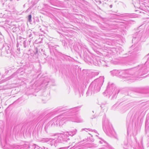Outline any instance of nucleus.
Segmentation results:
<instances>
[{"mask_svg": "<svg viewBox=\"0 0 149 149\" xmlns=\"http://www.w3.org/2000/svg\"><path fill=\"white\" fill-rule=\"evenodd\" d=\"M83 57L84 61L85 62L89 64H93L95 65H102L103 66H107V65L105 64L106 61L108 62H111L112 60V58L111 57L108 58V56H106L105 57V61L100 60V58L99 57H93L91 56H90L86 52H84Z\"/></svg>", "mask_w": 149, "mask_h": 149, "instance_id": "obj_1", "label": "nucleus"}, {"mask_svg": "<svg viewBox=\"0 0 149 149\" xmlns=\"http://www.w3.org/2000/svg\"><path fill=\"white\" fill-rule=\"evenodd\" d=\"M80 107H78L68 110H65V108H60L58 111L60 112L66 111L65 113H66L67 115L66 118H68L69 119V120L74 122L81 123L83 122L84 120L81 118V116L77 113L73 114L78 111V108Z\"/></svg>", "mask_w": 149, "mask_h": 149, "instance_id": "obj_2", "label": "nucleus"}, {"mask_svg": "<svg viewBox=\"0 0 149 149\" xmlns=\"http://www.w3.org/2000/svg\"><path fill=\"white\" fill-rule=\"evenodd\" d=\"M142 66H139L138 67H134L127 70H119L118 77L121 78H125L127 80H134V78L139 77H141L136 76V73L141 70Z\"/></svg>", "mask_w": 149, "mask_h": 149, "instance_id": "obj_3", "label": "nucleus"}, {"mask_svg": "<svg viewBox=\"0 0 149 149\" xmlns=\"http://www.w3.org/2000/svg\"><path fill=\"white\" fill-rule=\"evenodd\" d=\"M103 129L104 131L108 135L114 136L115 132L111 125L109 123L108 120L104 115L102 119Z\"/></svg>", "mask_w": 149, "mask_h": 149, "instance_id": "obj_4", "label": "nucleus"}, {"mask_svg": "<svg viewBox=\"0 0 149 149\" xmlns=\"http://www.w3.org/2000/svg\"><path fill=\"white\" fill-rule=\"evenodd\" d=\"M104 78L103 76L100 77L95 79L90 85L93 90V93H95L99 92L100 88L104 82Z\"/></svg>", "mask_w": 149, "mask_h": 149, "instance_id": "obj_5", "label": "nucleus"}, {"mask_svg": "<svg viewBox=\"0 0 149 149\" xmlns=\"http://www.w3.org/2000/svg\"><path fill=\"white\" fill-rule=\"evenodd\" d=\"M77 132V130L76 129L64 132L63 134H58V137L59 139H60V143H65L68 142L70 141V139L68 138L69 135L71 136L75 135Z\"/></svg>", "mask_w": 149, "mask_h": 149, "instance_id": "obj_6", "label": "nucleus"}, {"mask_svg": "<svg viewBox=\"0 0 149 149\" xmlns=\"http://www.w3.org/2000/svg\"><path fill=\"white\" fill-rule=\"evenodd\" d=\"M119 92V90L118 89L114 84L113 83L109 82L105 93L109 95L110 96L112 95V98H115L116 95Z\"/></svg>", "mask_w": 149, "mask_h": 149, "instance_id": "obj_7", "label": "nucleus"}, {"mask_svg": "<svg viewBox=\"0 0 149 149\" xmlns=\"http://www.w3.org/2000/svg\"><path fill=\"white\" fill-rule=\"evenodd\" d=\"M146 58H147V60L144 64H141L139 65L136 67H138L139 66L142 65V68H141V70H139V72H136V76L139 77H141L144 74H146L148 72L147 70V65L148 64L149 65V54H148L145 57Z\"/></svg>", "mask_w": 149, "mask_h": 149, "instance_id": "obj_8", "label": "nucleus"}, {"mask_svg": "<svg viewBox=\"0 0 149 149\" xmlns=\"http://www.w3.org/2000/svg\"><path fill=\"white\" fill-rule=\"evenodd\" d=\"M57 138L55 139L48 138H42L40 140V141L43 143L50 142V145L51 146H54L55 147L57 146L59 143H60V139H59L58 136Z\"/></svg>", "mask_w": 149, "mask_h": 149, "instance_id": "obj_9", "label": "nucleus"}, {"mask_svg": "<svg viewBox=\"0 0 149 149\" xmlns=\"http://www.w3.org/2000/svg\"><path fill=\"white\" fill-rule=\"evenodd\" d=\"M141 49V45L140 44L137 43L132 45L130 48L131 51H129L130 54L134 55L136 53H138Z\"/></svg>", "mask_w": 149, "mask_h": 149, "instance_id": "obj_10", "label": "nucleus"}, {"mask_svg": "<svg viewBox=\"0 0 149 149\" xmlns=\"http://www.w3.org/2000/svg\"><path fill=\"white\" fill-rule=\"evenodd\" d=\"M118 105L121 106L120 107V111L121 113L125 112L131 107V106H130V103H129L127 104H125L124 103L122 104V103L121 102Z\"/></svg>", "mask_w": 149, "mask_h": 149, "instance_id": "obj_11", "label": "nucleus"}, {"mask_svg": "<svg viewBox=\"0 0 149 149\" xmlns=\"http://www.w3.org/2000/svg\"><path fill=\"white\" fill-rule=\"evenodd\" d=\"M137 117V115L136 114L131 115L130 114L128 115L127 119V124L132 123L136 119Z\"/></svg>", "mask_w": 149, "mask_h": 149, "instance_id": "obj_12", "label": "nucleus"}, {"mask_svg": "<svg viewBox=\"0 0 149 149\" xmlns=\"http://www.w3.org/2000/svg\"><path fill=\"white\" fill-rule=\"evenodd\" d=\"M143 31H139L133 35L132 41H135L138 42L140 40L141 37L142 36Z\"/></svg>", "mask_w": 149, "mask_h": 149, "instance_id": "obj_13", "label": "nucleus"}, {"mask_svg": "<svg viewBox=\"0 0 149 149\" xmlns=\"http://www.w3.org/2000/svg\"><path fill=\"white\" fill-rule=\"evenodd\" d=\"M99 142L103 144L102 147L99 149H112V148L106 141L102 139L101 141H100Z\"/></svg>", "mask_w": 149, "mask_h": 149, "instance_id": "obj_14", "label": "nucleus"}, {"mask_svg": "<svg viewBox=\"0 0 149 149\" xmlns=\"http://www.w3.org/2000/svg\"><path fill=\"white\" fill-rule=\"evenodd\" d=\"M23 146L25 149H26L29 148H31L32 149H43L44 147H43L42 148H40L38 146L34 144H33V145L31 146H31L28 145H27L26 144L24 145Z\"/></svg>", "mask_w": 149, "mask_h": 149, "instance_id": "obj_15", "label": "nucleus"}, {"mask_svg": "<svg viewBox=\"0 0 149 149\" xmlns=\"http://www.w3.org/2000/svg\"><path fill=\"white\" fill-rule=\"evenodd\" d=\"M41 79L42 80V84L46 86L48 85V83L50 81V79L47 76H45L44 77H42L41 78Z\"/></svg>", "mask_w": 149, "mask_h": 149, "instance_id": "obj_16", "label": "nucleus"}, {"mask_svg": "<svg viewBox=\"0 0 149 149\" xmlns=\"http://www.w3.org/2000/svg\"><path fill=\"white\" fill-rule=\"evenodd\" d=\"M48 45L50 53H51L52 52H54L56 50V47L52 43L50 42L48 43Z\"/></svg>", "mask_w": 149, "mask_h": 149, "instance_id": "obj_17", "label": "nucleus"}, {"mask_svg": "<svg viewBox=\"0 0 149 149\" xmlns=\"http://www.w3.org/2000/svg\"><path fill=\"white\" fill-rule=\"evenodd\" d=\"M56 119V118H54L48 123L51 127H53L55 125H56V122L57 120V119Z\"/></svg>", "mask_w": 149, "mask_h": 149, "instance_id": "obj_18", "label": "nucleus"}, {"mask_svg": "<svg viewBox=\"0 0 149 149\" xmlns=\"http://www.w3.org/2000/svg\"><path fill=\"white\" fill-rule=\"evenodd\" d=\"M93 90L91 86L90 85L86 93L87 95L90 96L94 94V93H93Z\"/></svg>", "mask_w": 149, "mask_h": 149, "instance_id": "obj_19", "label": "nucleus"}, {"mask_svg": "<svg viewBox=\"0 0 149 149\" xmlns=\"http://www.w3.org/2000/svg\"><path fill=\"white\" fill-rule=\"evenodd\" d=\"M60 116H61V120H60L59 123V126H62L65 122V120L68 119V118H66L67 117V115L66 116V117L65 118H64L63 115H61Z\"/></svg>", "mask_w": 149, "mask_h": 149, "instance_id": "obj_20", "label": "nucleus"}, {"mask_svg": "<svg viewBox=\"0 0 149 149\" xmlns=\"http://www.w3.org/2000/svg\"><path fill=\"white\" fill-rule=\"evenodd\" d=\"M26 39L22 38H21L19 37L18 39V41H17V45L18 46V45H19V43L20 44L21 46H22L24 42L26 40Z\"/></svg>", "mask_w": 149, "mask_h": 149, "instance_id": "obj_21", "label": "nucleus"}, {"mask_svg": "<svg viewBox=\"0 0 149 149\" xmlns=\"http://www.w3.org/2000/svg\"><path fill=\"white\" fill-rule=\"evenodd\" d=\"M119 70H114L112 71H111L110 72V73L113 76H118Z\"/></svg>", "mask_w": 149, "mask_h": 149, "instance_id": "obj_22", "label": "nucleus"}, {"mask_svg": "<svg viewBox=\"0 0 149 149\" xmlns=\"http://www.w3.org/2000/svg\"><path fill=\"white\" fill-rule=\"evenodd\" d=\"M23 147H24L23 146H10V148H7L6 149H21Z\"/></svg>", "mask_w": 149, "mask_h": 149, "instance_id": "obj_23", "label": "nucleus"}, {"mask_svg": "<svg viewBox=\"0 0 149 149\" xmlns=\"http://www.w3.org/2000/svg\"><path fill=\"white\" fill-rule=\"evenodd\" d=\"M61 116H58L54 118H56V119H57L56 122V125L57 126L58 125L59 126V123L60 122V120H61Z\"/></svg>", "mask_w": 149, "mask_h": 149, "instance_id": "obj_24", "label": "nucleus"}, {"mask_svg": "<svg viewBox=\"0 0 149 149\" xmlns=\"http://www.w3.org/2000/svg\"><path fill=\"white\" fill-rule=\"evenodd\" d=\"M23 43L22 44V46H23L24 48H26L28 47V41L26 40L25 41H24Z\"/></svg>", "mask_w": 149, "mask_h": 149, "instance_id": "obj_25", "label": "nucleus"}, {"mask_svg": "<svg viewBox=\"0 0 149 149\" xmlns=\"http://www.w3.org/2000/svg\"><path fill=\"white\" fill-rule=\"evenodd\" d=\"M50 127V126L48 123L46 125L45 127V132L47 133H48V130Z\"/></svg>", "mask_w": 149, "mask_h": 149, "instance_id": "obj_26", "label": "nucleus"}, {"mask_svg": "<svg viewBox=\"0 0 149 149\" xmlns=\"http://www.w3.org/2000/svg\"><path fill=\"white\" fill-rule=\"evenodd\" d=\"M32 16L31 14L29 15L27 17V19L28 22H31Z\"/></svg>", "mask_w": 149, "mask_h": 149, "instance_id": "obj_27", "label": "nucleus"}, {"mask_svg": "<svg viewBox=\"0 0 149 149\" xmlns=\"http://www.w3.org/2000/svg\"><path fill=\"white\" fill-rule=\"evenodd\" d=\"M98 146L97 144H91L90 146V147L92 148H97Z\"/></svg>", "mask_w": 149, "mask_h": 149, "instance_id": "obj_28", "label": "nucleus"}, {"mask_svg": "<svg viewBox=\"0 0 149 149\" xmlns=\"http://www.w3.org/2000/svg\"><path fill=\"white\" fill-rule=\"evenodd\" d=\"M33 34H32L31 33H30V34L29 35V37H31V38L30 39V40H29V42H30V41H31V40L33 39Z\"/></svg>", "mask_w": 149, "mask_h": 149, "instance_id": "obj_29", "label": "nucleus"}, {"mask_svg": "<svg viewBox=\"0 0 149 149\" xmlns=\"http://www.w3.org/2000/svg\"><path fill=\"white\" fill-rule=\"evenodd\" d=\"M11 49L10 48L8 50H7L5 52H6L7 54H11Z\"/></svg>", "mask_w": 149, "mask_h": 149, "instance_id": "obj_30", "label": "nucleus"}, {"mask_svg": "<svg viewBox=\"0 0 149 149\" xmlns=\"http://www.w3.org/2000/svg\"><path fill=\"white\" fill-rule=\"evenodd\" d=\"M117 14V13H116L115 14H113L114 15V18H118L119 17L120 15Z\"/></svg>", "mask_w": 149, "mask_h": 149, "instance_id": "obj_31", "label": "nucleus"}, {"mask_svg": "<svg viewBox=\"0 0 149 149\" xmlns=\"http://www.w3.org/2000/svg\"><path fill=\"white\" fill-rule=\"evenodd\" d=\"M4 47L5 48V52H6L7 50H8V49L10 48L9 47L8 45Z\"/></svg>", "mask_w": 149, "mask_h": 149, "instance_id": "obj_32", "label": "nucleus"}, {"mask_svg": "<svg viewBox=\"0 0 149 149\" xmlns=\"http://www.w3.org/2000/svg\"><path fill=\"white\" fill-rule=\"evenodd\" d=\"M48 99L47 98H46L45 99H42V100L43 101V103H45Z\"/></svg>", "mask_w": 149, "mask_h": 149, "instance_id": "obj_33", "label": "nucleus"}, {"mask_svg": "<svg viewBox=\"0 0 149 149\" xmlns=\"http://www.w3.org/2000/svg\"><path fill=\"white\" fill-rule=\"evenodd\" d=\"M23 69L22 68H19L17 70V72L18 73H22L23 71L22 70Z\"/></svg>", "mask_w": 149, "mask_h": 149, "instance_id": "obj_34", "label": "nucleus"}, {"mask_svg": "<svg viewBox=\"0 0 149 149\" xmlns=\"http://www.w3.org/2000/svg\"><path fill=\"white\" fill-rule=\"evenodd\" d=\"M146 33L147 34H148V35H149V26L147 28Z\"/></svg>", "mask_w": 149, "mask_h": 149, "instance_id": "obj_35", "label": "nucleus"}, {"mask_svg": "<svg viewBox=\"0 0 149 149\" xmlns=\"http://www.w3.org/2000/svg\"><path fill=\"white\" fill-rule=\"evenodd\" d=\"M123 148L124 149H128V145L127 144H125V145H124V146H123Z\"/></svg>", "mask_w": 149, "mask_h": 149, "instance_id": "obj_36", "label": "nucleus"}, {"mask_svg": "<svg viewBox=\"0 0 149 149\" xmlns=\"http://www.w3.org/2000/svg\"><path fill=\"white\" fill-rule=\"evenodd\" d=\"M69 147V146L67 147H62L60 148L59 149H68Z\"/></svg>", "mask_w": 149, "mask_h": 149, "instance_id": "obj_37", "label": "nucleus"}, {"mask_svg": "<svg viewBox=\"0 0 149 149\" xmlns=\"http://www.w3.org/2000/svg\"><path fill=\"white\" fill-rule=\"evenodd\" d=\"M18 29L17 28L14 27L13 28V32H15L17 30V29Z\"/></svg>", "mask_w": 149, "mask_h": 149, "instance_id": "obj_38", "label": "nucleus"}, {"mask_svg": "<svg viewBox=\"0 0 149 149\" xmlns=\"http://www.w3.org/2000/svg\"><path fill=\"white\" fill-rule=\"evenodd\" d=\"M78 45L77 46V48H78V49H81V47L80 46H79V43H78Z\"/></svg>", "mask_w": 149, "mask_h": 149, "instance_id": "obj_39", "label": "nucleus"}, {"mask_svg": "<svg viewBox=\"0 0 149 149\" xmlns=\"http://www.w3.org/2000/svg\"><path fill=\"white\" fill-rule=\"evenodd\" d=\"M139 13L141 14V15H143L144 14H146V13H144V12H140Z\"/></svg>", "mask_w": 149, "mask_h": 149, "instance_id": "obj_40", "label": "nucleus"}, {"mask_svg": "<svg viewBox=\"0 0 149 149\" xmlns=\"http://www.w3.org/2000/svg\"><path fill=\"white\" fill-rule=\"evenodd\" d=\"M86 130H88L90 131L91 130V129H86V128H85V129H82V130L83 131V130H84L85 131H86Z\"/></svg>", "mask_w": 149, "mask_h": 149, "instance_id": "obj_41", "label": "nucleus"}, {"mask_svg": "<svg viewBox=\"0 0 149 149\" xmlns=\"http://www.w3.org/2000/svg\"><path fill=\"white\" fill-rule=\"evenodd\" d=\"M80 89L81 90V92H80V91H79V88L78 89V91H79V93H81V94H82V89L81 88H80Z\"/></svg>", "mask_w": 149, "mask_h": 149, "instance_id": "obj_42", "label": "nucleus"}, {"mask_svg": "<svg viewBox=\"0 0 149 149\" xmlns=\"http://www.w3.org/2000/svg\"><path fill=\"white\" fill-rule=\"evenodd\" d=\"M142 10L144 11V12H146V13H148V12H149L148 10H146V11H145V10Z\"/></svg>", "mask_w": 149, "mask_h": 149, "instance_id": "obj_43", "label": "nucleus"}, {"mask_svg": "<svg viewBox=\"0 0 149 149\" xmlns=\"http://www.w3.org/2000/svg\"><path fill=\"white\" fill-rule=\"evenodd\" d=\"M139 93H145V92H144V91H140V92H139Z\"/></svg>", "mask_w": 149, "mask_h": 149, "instance_id": "obj_44", "label": "nucleus"}, {"mask_svg": "<svg viewBox=\"0 0 149 149\" xmlns=\"http://www.w3.org/2000/svg\"><path fill=\"white\" fill-rule=\"evenodd\" d=\"M144 102H142L141 103V104H142V105H145V104H144Z\"/></svg>", "mask_w": 149, "mask_h": 149, "instance_id": "obj_45", "label": "nucleus"}, {"mask_svg": "<svg viewBox=\"0 0 149 149\" xmlns=\"http://www.w3.org/2000/svg\"><path fill=\"white\" fill-rule=\"evenodd\" d=\"M43 149H48L47 147H44Z\"/></svg>", "mask_w": 149, "mask_h": 149, "instance_id": "obj_46", "label": "nucleus"}, {"mask_svg": "<svg viewBox=\"0 0 149 149\" xmlns=\"http://www.w3.org/2000/svg\"><path fill=\"white\" fill-rule=\"evenodd\" d=\"M117 104H118L117 103H116V104H114L113 106L114 107H115L117 105Z\"/></svg>", "mask_w": 149, "mask_h": 149, "instance_id": "obj_47", "label": "nucleus"}, {"mask_svg": "<svg viewBox=\"0 0 149 149\" xmlns=\"http://www.w3.org/2000/svg\"><path fill=\"white\" fill-rule=\"evenodd\" d=\"M136 12H137L138 11H139L138 10H136V11H135Z\"/></svg>", "mask_w": 149, "mask_h": 149, "instance_id": "obj_48", "label": "nucleus"}, {"mask_svg": "<svg viewBox=\"0 0 149 149\" xmlns=\"http://www.w3.org/2000/svg\"><path fill=\"white\" fill-rule=\"evenodd\" d=\"M123 59L125 60L126 59V58H124Z\"/></svg>", "mask_w": 149, "mask_h": 149, "instance_id": "obj_49", "label": "nucleus"}, {"mask_svg": "<svg viewBox=\"0 0 149 149\" xmlns=\"http://www.w3.org/2000/svg\"><path fill=\"white\" fill-rule=\"evenodd\" d=\"M94 132H96V130H94Z\"/></svg>", "mask_w": 149, "mask_h": 149, "instance_id": "obj_50", "label": "nucleus"}, {"mask_svg": "<svg viewBox=\"0 0 149 149\" xmlns=\"http://www.w3.org/2000/svg\"><path fill=\"white\" fill-rule=\"evenodd\" d=\"M33 34H34V32H33Z\"/></svg>", "mask_w": 149, "mask_h": 149, "instance_id": "obj_51", "label": "nucleus"}, {"mask_svg": "<svg viewBox=\"0 0 149 149\" xmlns=\"http://www.w3.org/2000/svg\"><path fill=\"white\" fill-rule=\"evenodd\" d=\"M37 52H38V51H37H37H36V53H37Z\"/></svg>", "mask_w": 149, "mask_h": 149, "instance_id": "obj_52", "label": "nucleus"}, {"mask_svg": "<svg viewBox=\"0 0 149 149\" xmlns=\"http://www.w3.org/2000/svg\"><path fill=\"white\" fill-rule=\"evenodd\" d=\"M48 95V96H49V95H47V96Z\"/></svg>", "mask_w": 149, "mask_h": 149, "instance_id": "obj_53", "label": "nucleus"}, {"mask_svg": "<svg viewBox=\"0 0 149 149\" xmlns=\"http://www.w3.org/2000/svg\"><path fill=\"white\" fill-rule=\"evenodd\" d=\"M27 125L28 126V124H27Z\"/></svg>", "mask_w": 149, "mask_h": 149, "instance_id": "obj_54", "label": "nucleus"}, {"mask_svg": "<svg viewBox=\"0 0 149 149\" xmlns=\"http://www.w3.org/2000/svg\"><path fill=\"white\" fill-rule=\"evenodd\" d=\"M129 54H130V53L129 52Z\"/></svg>", "mask_w": 149, "mask_h": 149, "instance_id": "obj_55", "label": "nucleus"}]
</instances>
